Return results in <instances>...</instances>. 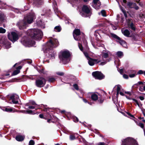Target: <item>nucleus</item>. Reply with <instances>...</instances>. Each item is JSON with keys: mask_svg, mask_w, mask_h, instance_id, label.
I'll list each match as a JSON object with an SVG mask.
<instances>
[{"mask_svg": "<svg viewBox=\"0 0 145 145\" xmlns=\"http://www.w3.org/2000/svg\"><path fill=\"white\" fill-rule=\"evenodd\" d=\"M121 88L119 86H117V89L116 91L119 92Z\"/></svg>", "mask_w": 145, "mask_h": 145, "instance_id": "61", "label": "nucleus"}, {"mask_svg": "<svg viewBox=\"0 0 145 145\" xmlns=\"http://www.w3.org/2000/svg\"><path fill=\"white\" fill-rule=\"evenodd\" d=\"M7 36L8 39L11 41H15L18 39V35L15 32H12L11 34L8 33Z\"/></svg>", "mask_w": 145, "mask_h": 145, "instance_id": "9", "label": "nucleus"}, {"mask_svg": "<svg viewBox=\"0 0 145 145\" xmlns=\"http://www.w3.org/2000/svg\"><path fill=\"white\" fill-rule=\"evenodd\" d=\"M56 80V79L53 77H50L49 78L48 81L50 83L53 82Z\"/></svg>", "mask_w": 145, "mask_h": 145, "instance_id": "26", "label": "nucleus"}, {"mask_svg": "<svg viewBox=\"0 0 145 145\" xmlns=\"http://www.w3.org/2000/svg\"><path fill=\"white\" fill-rule=\"evenodd\" d=\"M36 105H37V104L34 101H31L30 102L27 103L25 105V106H34Z\"/></svg>", "mask_w": 145, "mask_h": 145, "instance_id": "22", "label": "nucleus"}, {"mask_svg": "<svg viewBox=\"0 0 145 145\" xmlns=\"http://www.w3.org/2000/svg\"><path fill=\"white\" fill-rule=\"evenodd\" d=\"M26 113L29 114H35V113L32 110H26Z\"/></svg>", "mask_w": 145, "mask_h": 145, "instance_id": "35", "label": "nucleus"}, {"mask_svg": "<svg viewBox=\"0 0 145 145\" xmlns=\"http://www.w3.org/2000/svg\"><path fill=\"white\" fill-rule=\"evenodd\" d=\"M133 3L131 2H128L127 3V5L129 8H133L132 6H133Z\"/></svg>", "mask_w": 145, "mask_h": 145, "instance_id": "28", "label": "nucleus"}, {"mask_svg": "<svg viewBox=\"0 0 145 145\" xmlns=\"http://www.w3.org/2000/svg\"><path fill=\"white\" fill-rule=\"evenodd\" d=\"M22 68V66H19L18 67H16V70H14L13 72L12 73V75H15L20 73V70Z\"/></svg>", "mask_w": 145, "mask_h": 145, "instance_id": "15", "label": "nucleus"}, {"mask_svg": "<svg viewBox=\"0 0 145 145\" xmlns=\"http://www.w3.org/2000/svg\"><path fill=\"white\" fill-rule=\"evenodd\" d=\"M46 81L47 80L45 78L40 76L36 79L35 85L38 88H41L44 86Z\"/></svg>", "mask_w": 145, "mask_h": 145, "instance_id": "5", "label": "nucleus"}, {"mask_svg": "<svg viewBox=\"0 0 145 145\" xmlns=\"http://www.w3.org/2000/svg\"><path fill=\"white\" fill-rule=\"evenodd\" d=\"M44 68L42 67V69H38V71L40 74L42 73L43 74H46V72L44 71Z\"/></svg>", "mask_w": 145, "mask_h": 145, "instance_id": "27", "label": "nucleus"}, {"mask_svg": "<svg viewBox=\"0 0 145 145\" xmlns=\"http://www.w3.org/2000/svg\"><path fill=\"white\" fill-rule=\"evenodd\" d=\"M133 8H135L136 10H138L139 8L138 7L137 5V4L135 3H133Z\"/></svg>", "mask_w": 145, "mask_h": 145, "instance_id": "34", "label": "nucleus"}, {"mask_svg": "<svg viewBox=\"0 0 145 145\" xmlns=\"http://www.w3.org/2000/svg\"><path fill=\"white\" fill-rule=\"evenodd\" d=\"M72 118L73 121L77 123L78 121L79 120L78 118L75 116H72Z\"/></svg>", "mask_w": 145, "mask_h": 145, "instance_id": "32", "label": "nucleus"}, {"mask_svg": "<svg viewBox=\"0 0 145 145\" xmlns=\"http://www.w3.org/2000/svg\"><path fill=\"white\" fill-rule=\"evenodd\" d=\"M44 117L46 118V119H48L49 118H52V116L49 113H47L45 114L44 115Z\"/></svg>", "mask_w": 145, "mask_h": 145, "instance_id": "33", "label": "nucleus"}, {"mask_svg": "<svg viewBox=\"0 0 145 145\" xmlns=\"http://www.w3.org/2000/svg\"><path fill=\"white\" fill-rule=\"evenodd\" d=\"M137 102H136L135 103H136V104L138 106V107H140V105L141 106H142V105L141 103L140 102H138V101H137Z\"/></svg>", "mask_w": 145, "mask_h": 145, "instance_id": "49", "label": "nucleus"}, {"mask_svg": "<svg viewBox=\"0 0 145 145\" xmlns=\"http://www.w3.org/2000/svg\"><path fill=\"white\" fill-rule=\"evenodd\" d=\"M128 21L129 22L130 21V19H128ZM128 25L129 27L132 30H133L134 31L136 30V27L134 25L133 23L132 22L131 23H130L129 22H128Z\"/></svg>", "mask_w": 145, "mask_h": 145, "instance_id": "16", "label": "nucleus"}, {"mask_svg": "<svg viewBox=\"0 0 145 145\" xmlns=\"http://www.w3.org/2000/svg\"><path fill=\"white\" fill-rule=\"evenodd\" d=\"M45 120H47V122L48 123H50L51 122L54 123V121H52V118H49L48 119H46Z\"/></svg>", "mask_w": 145, "mask_h": 145, "instance_id": "46", "label": "nucleus"}, {"mask_svg": "<svg viewBox=\"0 0 145 145\" xmlns=\"http://www.w3.org/2000/svg\"><path fill=\"white\" fill-rule=\"evenodd\" d=\"M73 36L74 39L76 40H80V37L79 36V35H74L73 34Z\"/></svg>", "mask_w": 145, "mask_h": 145, "instance_id": "30", "label": "nucleus"}, {"mask_svg": "<svg viewBox=\"0 0 145 145\" xmlns=\"http://www.w3.org/2000/svg\"><path fill=\"white\" fill-rule=\"evenodd\" d=\"M117 55L118 57H120L123 55V53L121 51H118L117 53Z\"/></svg>", "mask_w": 145, "mask_h": 145, "instance_id": "39", "label": "nucleus"}, {"mask_svg": "<svg viewBox=\"0 0 145 145\" xmlns=\"http://www.w3.org/2000/svg\"><path fill=\"white\" fill-rule=\"evenodd\" d=\"M123 77L124 78L126 79H127L129 78L128 76L127 75L125 74H123Z\"/></svg>", "mask_w": 145, "mask_h": 145, "instance_id": "53", "label": "nucleus"}, {"mask_svg": "<svg viewBox=\"0 0 145 145\" xmlns=\"http://www.w3.org/2000/svg\"><path fill=\"white\" fill-rule=\"evenodd\" d=\"M101 13L102 15L104 17H105L106 16V12L105 10H102L101 11Z\"/></svg>", "mask_w": 145, "mask_h": 145, "instance_id": "40", "label": "nucleus"}, {"mask_svg": "<svg viewBox=\"0 0 145 145\" xmlns=\"http://www.w3.org/2000/svg\"><path fill=\"white\" fill-rule=\"evenodd\" d=\"M121 145H139L137 141L133 138L128 137L122 140Z\"/></svg>", "mask_w": 145, "mask_h": 145, "instance_id": "4", "label": "nucleus"}, {"mask_svg": "<svg viewBox=\"0 0 145 145\" xmlns=\"http://www.w3.org/2000/svg\"><path fill=\"white\" fill-rule=\"evenodd\" d=\"M28 108L30 109H34L35 108V106H28Z\"/></svg>", "mask_w": 145, "mask_h": 145, "instance_id": "52", "label": "nucleus"}, {"mask_svg": "<svg viewBox=\"0 0 145 145\" xmlns=\"http://www.w3.org/2000/svg\"><path fill=\"white\" fill-rule=\"evenodd\" d=\"M92 75L96 79L101 80L104 79L105 76L101 72L96 71L93 72Z\"/></svg>", "mask_w": 145, "mask_h": 145, "instance_id": "8", "label": "nucleus"}, {"mask_svg": "<svg viewBox=\"0 0 145 145\" xmlns=\"http://www.w3.org/2000/svg\"><path fill=\"white\" fill-rule=\"evenodd\" d=\"M16 139L18 141H22L24 139V137L22 135H17L16 137Z\"/></svg>", "mask_w": 145, "mask_h": 145, "instance_id": "18", "label": "nucleus"}, {"mask_svg": "<svg viewBox=\"0 0 145 145\" xmlns=\"http://www.w3.org/2000/svg\"><path fill=\"white\" fill-rule=\"evenodd\" d=\"M122 33L125 36L127 37H129V35H130V33L128 30L126 29Z\"/></svg>", "mask_w": 145, "mask_h": 145, "instance_id": "19", "label": "nucleus"}, {"mask_svg": "<svg viewBox=\"0 0 145 145\" xmlns=\"http://www.w3.org/2000/svg\"><path fill=\"white\" fill-rule=\"evenodd\" d=\"M6 32V30L1 27H0V33H4Z\"/></svg>", "mask_w": 145, "mask_h": 145, "instance_id": "41", "label": "nucleus"}, {"mask_svg": "<svg viewBox=\"0 0 145 145\" xmlns=\"http://www.w3.org/2000/svg\"><path fill=\"white\" fill-rule=\"evenodd\" d=\"M5 5V3H3L0 0V9L3 8Z\"/></svg>", "mask_w": 145, "mask_h": 145, "instance_id": "31", "label": "nucleus"}, {"mask_svg": "<svg viewBox=\"0 0 145 145\" xmlns=\"http://www.w3.org/2000/svg\"><path fill=\"white\" fill-rule=\"evenodd\" d=\"M143 74V71L142 70H140L137 72V74Z\"/></svg>", "mask_w": 145, "mask_h": 145, "instance_id": "48", "label": "nucleus"}, {"mask_svg": "<svg viewBox=\"0 0 145 145\" xmlns=\"http://www.w3.org/2000/svg\"><path fill=\"white\" fill-rule=\"evenodd\" d=\"M108 57V54L107 53H104L103 54V57L105 58H106Z\"/></svg>", "mask_w": 145, "mask_h": 145, "instance_id": "43", "label": "nucleus"}, {"mask_svg": "<svg viewBox=\"0 0 145 145\" xmlns=\"http://www.w3.org/2000/svg\"><path fill=\"white\" fill-rule=\"evenodd\" d=\"M4 14L0 12V20L2 22L4 21Z\"/></svg>", "mask_w": 145, "mask_h": 145, "instance_id": "29", "label": "nucleus"}, {"mask_svg": "<svg viewBox=\"0 0 145 145\" xmlns=\"http://www.w3.org/2000/svg\"><path fill=\"white\" fill-rule=\"evenodd\" d=\"M73 86L76 90H79L78 86L76 84H74Z\"/></svg>", "mask_w": 145, "mask_h": 145, "instance_id": "42", "label": "nucleus"}, {"mask_svg": "<svg viewBox=\"0 0 145 145\" xmlns=\"http://www.w3.org/2000/svg\"><path fill=\"white\" fill-rule=\"evenodd\" d=\"M123 14L124 15V16L125 17V18H127V14L126 13V11H125L124 12H123Z\"/></svg>", "mask_w": 145, "mask_h": 145, "instance_id": "62", "label": "nucleus"}, {"mask_svg": "<svg viewBox=\"0 0 145 145\" xmlns=\"http://www.w3.org/2000/svg\"><path fill=\"white\" fill-rule=\"evenodd\" d=\"M61 29V27L59 26H56L54 28V30L56 32H59Z\"/></svg>", "mask_w": 145, "mask_h": 145, "instance_id": "23", "label": "nucleus"}, {"mask_svg": "<svg viewBox=\"0 0 145 145\" xmlns=\"http://www.w3.org/2000/svg\"><path fill=\"white\" fill-rule=\"evenodd\" d=\"M34 15L31 14H29L25 16L24 18V21L28 24L31 23L33 20Z\"/></svg>", "mask_w": 145, "mask_h": 145, "instance_id": "10", "label": "nucleus"}, {"mask_svg": "<svg viewBox=\"0 0 145 145\" xmlns=\"http://www.w3.org/2000/svg\"><path fill=\"white\" fill-rule=\"evenodd\" d=\"M17 25L20 29H25L27 26V23L24 20H21L18 22Z\"/></svg>", "mask_w": 145, "mask_h": 145, "instance_id": "11", "label": "nucleus"}, {"mask_svg": "<svg viewBox=\"0 0 145 145\" xmlns=\"http://www.w3.org/2000/svg\"><path fill=\"white\" fill-rule=\"evenodd\" d=\"M56 74L59 76H63L64 75V73L63 72H56Z\"/></svg>", "mask_w": 145, "mask_h": 145, "instance_id": "38", "label": "nucleus"}, {"mask_svg": "<svg viewBox=\"0 0 145 145\" xmlns=\"http://www.w3.org/2000/svg\"><path fill=\"white\" fill-rule=\"evenodd\" d=\"M111 36L112 37L115 39L116 40V41L119 42L121 45L123 46L126 45V42L116 35L114 33H111Z\"/></svg>", "mask_w": 145, "mask_h": 145, "instance_id": "7", "label": "nucleus"}, {"mask_svg": "<svg viewBox=\"0 0 145 145\" xmlns=\"http://www.w3.org/2000/svg\"><path fill=\"white\" fill-rule=\"evenodd\" d=\"M98 95L95 93H93L91 95V98L93 101H96L98 99Z\"/></svg>", "mask_w": 145, "mask_h": 145, "instance_id": "17", "label": "nucleus"}, {"mask_svg": "<svg viewBox=\"0 0 145 145\" xmlns=\"http://www.w3.org/2000/svg\"><path fill=\"white\" fill-rule=\"evenodd\" d=\"M98 101V102L100 104H102L104 102V99L101 97V96L100 97H98V99L97 100Z\"/></svg>", "mask_w": 145, "mask_h": 145, "instance_id": "24", "label": "nucleus"}, {"mask_svg": "<svg viewBox=\"0 0 145 145\" xmlns=\"http://www.w3.org/2000/svg\"><path fill=\"white\" fill-rule=\"evenodd\" d=\"M12 101L14 104H17L18 103V101H17L15 100V99H14V100L13 99V100Z\"/></svg>", "mask_w": 145, "mask_h": 145, "instance_id": "55", "label": "nucleus"}, {"mask_svg": "<svg viewBox=\"0 0 145 145\" xmlns=\"http://www.w3.org/2000/svg\"><path fill=\"white\" fill-rule=\"evenodd\" d=\"M35 141L33 140H31L29 142V145H34L35 144Z\"/></svg>", "mask_w": 145, "mask_h": 145, "instance_id": "44", "label": "nucleus"}, {"mask_svg": "<svg viewBox=\"0 0 145 145\" xmlns=\"http://www.w3.org/2000/svg\"><path fill=\"white\" fill-rule=\"evenodd\" d=\"M70 56V53L68 50L61 51L59 55V59L65 64L68 62V60Z\"/></svg>", "mask_w": 145, "mask_h": 145, "instance_id": "3", "label": "nucleus"}, {"mask_svg": "<svg viewBox=\"0 0 145 145\" xmlns=\"http://www.w3.org/2000/svg\"><path fill=\"white\" fill-rule=\"evenodd\" d=\"M80 30L78 29H75L73 31V34L77 35H80Z\"/></svg>", "mask_w": 145, "mask_h": 145, "instance_id": "21", "label": "nucleus"}, {"mask_svg": "<svg viewBox=\"0 0 145 145\" xmlns=\"http://www.w3.org/2000/svg\"><path fill=\"white\" fill-rule=\"evenodd\" d=\"M82 10L83 12L87 14H89L91 12V10L86 5H83L82 7Z\"/></svg>", "mask_w": 145, "mask_h": 145, "instance_id": "13", "label": "nucleus"}, {"mask_svg": "<svg viewBox=\"0 0 145 145\" xmlns=\"http://www.w3.org/2000/svg\"><path fill=\"white\" fill-rule=\"evenodd\" d=\"M99 1V0H93V3L94 4L97 5Z\"/></svg>", "mask_w": 145, "mask_h": 145, "instance_id": "56", "label": "nucleus"}, {"mask_svg": "<svg viewBox=\"0 0 145 145\" xmlns=\"http://www.w3.org/2000/svg\"><path fill=\"white\" fill-rule=\"evenodd\" d=\"M88 63L91 66L94 65L95 64L101 62L100 60H98L97 59H93L91 57L88 59Z\"/></svg>", "mask_w": 145, "mask_h": 145, "instance_id": "12", "label": "nucleus"}, {"mask_svg": "<svg viewBox=\"0 0 145 145\" xmlns=\"http://www.w3.org/2000/svg\"><path fill=\"white\" fill-rule=\"evenodd\" d=\"M34 5L39 7L44 3V0H33Z\"/></svg>", "mask_w": 145, "mask_h": 145, "instance_id": "14", "label": "nucleus"}, {"mask_svg": "<svg viewBox=\"0 0 145 145\" xmlns=\"http://www.w3.org/2000/svg\"><path fill=\"white\" fill-rule=\"evenodd\" d=\"M27 35L32 39L40 40L42 39L43 36L42 31L38 29H32L29 30L27 32Z\"/></svg>", "mask_w": 145, "mask_h": 145, "instance_id": "2", "label": "nucleus"}, {"mask_svg": "<svg viewBox=\"0 0 145 145\" xmlns=\"http://www.w3.org/2000/svg\"><path fill=\"white\" fill-rule=\"evenodd\" d=\"M39 117L41 118L45 119L46 118L44 117V116L42 114H40L39 116Z\"/></svg>", "mask_w": 145, "mask_h": 145, "instance_id": "50", "label": "nucleus"}, {"mask_svg": "<svg viewBox=\"0 0 145 145\" xmlns=\"http://www.w3.org/2000/svg\"><path fill=\"white\" fill-rule=\"evenodd\" d=\"M59 45L57 40L52 37H50L46 44L43 46L44 52L46 53V56L48 58H55L56 52L53 51V48L58 46Z\"/></svg>", "mask_w": 145, "mask_h": 145, "instance_id": "1", "label": "nucleus"}, {"mask_svg": "<svg viewBox=\"0 0 145 145\" xmlns=\"http://www.w3.org/2000/svg\"><path fill=\"white\" fill-rule=\"evenodd\" d=\"M38 106L39 107H40L43 108V111H47L50 108L49 107H47V106L46 105H44L41 104L40 105H39Z\"/></svg>", "mask_w": 145, "mask_h": 145, "instance_id": "20", "label": "nucleus"}, {"mask_svg": "<svg viewBox=\"0 0 145 145\" xmlns=\"http://www.w3.org/2000/svg\"><path fill=\"white\" fill-rule=\"evenodd\" d=\"M139 98L142 101L144 99V97H143L142 96H139Z\"/></svg>", "mask_w": 145, "mask_h": 145, "instance_id": "64", "label": "nucleus"}, {"mask_svg": "<svg viewBox=\"0 0 145 145\" xmlns=\"http://www.w3.org/2000/svg\"><path fill=\"white\" fill-rule=\"evenodd\" d=\"M97 145H105V144L104 142H100L98 143Z\"/></svg>", "mask_w": 145, "mask_h": 145, "instance_id": "63", "label": "nucleus"}, {"mask_svg": "<svg viewBox=\"0 0 145 145\" xmlns=\"http://www.w3.org/2000/svg\"><path fill=\"white\" fill-rule=\"evenodd\" d=\"M84 54L85 56L88 59H89L90 58V57H89V56L87 52H84Z\"/></svg>", "mask_w": 145, "mask_h": 145, "instance_id": "45", "label": "nucleus"}, {"mask_svg": "<svg viewBox=\"0 0 145 145\" xmlns=\"http://www.w3.org/2000/svg\"><path fill=\"white\" fill-rule=\"evenodd\" d=\"M143 84V83L142 82L139 81L138 82L137 84H135V85L136 86H137L138 85V84L141 85V84Z\"/></svg>", "mask_w": 145, "mask_h": 145, "instance_id": "60", "label": "nucleus"}, {"mask_svg": "<svg viewBox=\"0 0 145 145\" xmlns=\"http://www.w3.org/2000/svg\"><path fill=\"white\" fill-rule=\"evenodd\" d=\"M79 47L80 49V50L81 51H82L83 50V47L81 44H79Z\"/></svg>", "mask_w": 145, "mask_h": 145, "instance_id": "54", "label": "nucleus"}, {"mask_svg": "<svg viewBox=\"0 0 145 145\" xmlns=\"http://www.w3.org/2000/svg\"><path fill=\"white\" fill-rule=\"evenodd\" d=\"M5 111L7 112H11L12 110V108H6L5 110Z\"/></svg>", "mask_w": 145, "mask_h": 145, "instance_id": "37", "label": "nucleus"}, {"mask_svg": "<svg viewBox=\"0 0 145 145\" xmlns=\"http://www.w3.org/2000/svg\"><path fill=\"white\" fill-rule=\"evenodd\" d=\"M34 41L27 37L22 38L21 40V43L24 46H29L33 44Z\"/></svg>", "mask_w": 145, "mask_h": 145, "instance_id": "6", "label": "nucleus"}, {"mask_svg": "<svg viewBox=\"0 0 145 145\" xmlns=\"http://www.w3.org/2000/svg\"><path fill=\"white\" fill-rule=\"evenodd\" d=\"M124 93H125L127 94H128L129 95V96H131L132 95L131 92L130 91H125Z\"/></svg>", "mask_w": 145, "mask_h": 145, "instance_id": "58", "label": "nucleus"}, {"mask_svg": "<svg viewBox=\"0 0 145 145\" xmlns=\"http://www.w3.org/2000/svg\"><path fill=\"white\" fill-rule=\"evenodd\" d=\"M132 72L134 74H130L129 75V77L130 78H131L134 77L137 74H136L137 72L136 71L132 70Z\"/></svg>", "mask_w": 145, "mask_h": 145, "instance_id": "25", "label": "nucleus"}, {"mask_svg": "<svg viewBox=\"0 0 145 145\" xmlns=\"http://www.w3.org/2000/svg\"><path fill=\"white\" fill-rule=\"evenodd\" d=\"M138 125L139 126H140L141 128L143 129L144 127V124L141 123L140 122L138 124Z\"/></svg>", "mask_w": 145, "mask_h": 145, "instance_id": "47", "label": "nucleus"}, {"mask_svg": "<svg viewBox=\"0 0 145 145\" xmlns=\"http://www.w3.org/2000/svg\"><path fill=\"white\" fill-rule=\"evenodd\" d=\"M69 138L71 140H73L76 139V137L74 135H70Z\"/></svg>", "mask_w": 145, "mask_h": 145, "instance_id": "36", "label": "nucleus"}, {"mask_svg": "<svg viewBox=\"0 0 145 145\" xmlns=\"http://www.w3.org/2000/svg\"><path fill=\"white\" fill-rule=\"evenodd\" d=\"M131 40L133 41H136L137 40L136 38L135 35L133 36L131 38Z\"/></svg>", "mask_w": 145, "mask_h": 145, "instance_id": "57", "label": "nucleus"}, {"mask_svg": "<svg viewBox=\"0 0 145 145\" xmlns=\"http://www.w3.org/2000/svg\"><path fill=\"white\" fill-rule=\"evenodd\" d=\"M10 99L12 100V101L13 99L14 100L15 99V96L14 95L11 96L10 97Z\"/></svg>", "mask_w": 145, "mask_h": 145, "instance_id": "59", "label": "nucleus"}, {"mask_svg": "<svg viewBox=\"0 0 145 145\" xmlns=\"http://www.w3.org/2000/svg\"><path fill=\"white\" fill-rule=\"evenodd\" d=\"M98 31V30H97L95 32L94 35L95 36L96 38H97V34H99Z\"/></svg>", "mask_w": 145, "mask_h": 145, "instance_id": "51", "label": "nucleus"}]
</instances>
